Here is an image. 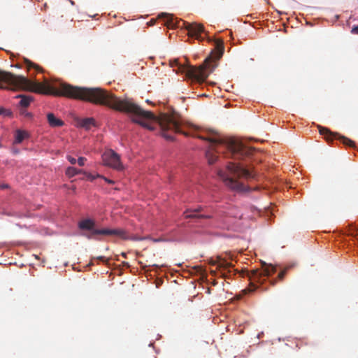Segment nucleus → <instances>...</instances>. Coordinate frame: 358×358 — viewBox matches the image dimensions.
<instances>
[{"label": "nucleus", "instance_id": "nucleus-22", "mask_svg": "<svg viewBox=\"0 0 358 358\" xmlns=\"http://www.w3.org/2000/svg\"><path fill=\"white\" fill-rule=\"evenodd\" d=\"M86 160H87V159H86V158H85V157H80L78 159L77 162H78V165H79V166H84V165H85V162H86Z\"/></svg>", "mask_w": 358, "mask_h": 358}, {"label": "nucleus", "instance_id": "nucleus-1", "mask_svg": "<svg viewBox=\"0 0 358 358\" xmlns=\"http://www.w3.org/2000/svg\"><path fill=\"white\" fill-rule=\"evenodd\" d=\"M0 89L24 90L43 94L64 96L94 104L107 106L114 110L129 114L131 121L150 130H154L153 123H157L162 136L169 140L174 138L172 133L188 136L181 129V122L174 115L162 113L159 117L145 110L128 98L117 96L110 91L101 87H82L61 83L58 87L48 83L33 82L23 76L0 71Z\"/></svg>", "mask_w": 358, "mask_h": 358}, {"label": "nucleus", "instance_id": "nucleus-4", "mask_svg": "<svg viewBox=\"0 0 358 358\" xmlns=\"http://www.w3.org/2000/svg\"><path fill=\"white\" fill-rule=\"evenodd\" d=\"M218 176L224 181L225 185L230 189L243 192L246 190V187L238 180L254 179L256 177V173L249 168H245L243 165L230 162L227 166V172L220 170Z\"/></svg>", "mask_w": 358, "mask_h": 358}, {"label": "nucleus", "instance_id": "nucleus-9", "mask_svg": "<svg viewBox=\"0 0 358 358\" xmlns=\"http://www.w3.org/2000/svg\"><path fill=\"white\" fill-rule=\"evenodd\" d=\"M185 29L188 31V36L191 38H195L198 41H203L204 38L201 34L204 33V27L203 24L197 23H189L183 22Z\"/></svg>", "mask_w": 358, "mask_h": 358}, {"label": "nucleus", "instance_id": "nucleus-14", "mask_svg": "<svg viewBox=\"0 0 358 358\" xmlns=\"http://www.w3.org/2000/svg\"><path fill=\"white\" fill-rule=\"evenodd\" d=\"M29 137V134L23 130L17 129L15 133V140L13 144L21 143L24 139Z\"/></svg>", "mask_w": 358, "mask_h": 358}, {"label": "nucleus", "instance_id": "nucleus-30", "mask_svg": "<svg viewBox=\"0 0 358 358\" xmlns=\"http://www.w3.org/2000/svg\"><path fill=\"white\" fill-rule=\"evenodd\" d=\"M254 287L253 289H249V292H252L256 289V287L255 285H252Z\"/></svg>", "mask_w": 358, "mask_h": 358}, {"label": "nucleus", "instance_id": "nucleus-32", "mask_svg": "<svg viewBox=\"0 0 358 358\" xmlns=\"http://www.w3.org/2000/svg\"><path fill=\"white\" fill-rule=\"evenodd\" d=\"M0 148H1V144L0 143Z\"/></svg>", "mask_w": 358, "mask_h": 358}, {"label": "nucleus", "instance_id": "nucleus-28", "mask_svg": "<svg viewBox=\"0 0 358 358\" xmlns=\"http://www.w3.org/2000/svg\"><path fill=\"white\" fill-rule=\"evenodd\" d=\"M12 152H13V154L17 155V154L19 153L20 151H19L18 149H15V148H12Z\"/></svg>", "mask_w": 358, "mask_h": 358}, {"label": "nucleus", "instance_id": "nucleus-21", "mask_svg": "<svg viewBox=\"0 0 358 358\" xmlns=\"http://www.w3.org/2000/svg\"><path fill=\"white\" fill-rule=\"evenodd\" d=\"M11 113H12L10 110L3 108H0V115H3L4 116H10L11 115Z\"/></svg>", "mask_w": 358, "mask_h": 358}, {"label": "nucleus", "instance_id": "nucleus-25", "mask_svg": "<svg viewBox=\"0 0 358 358\" xmlns=\"http://www.w3.org/2000/svg\"><path fill=\"white\" fill-rule=\"evenodd\" d=\"M101 177H102V176H100V175H99V174H97L96 176H92V175H91V174H90V175H89V176H88V178H90L91 180H94L95 178H101Z\"/></svg>", "mask_w": 358, "mask_h": 358}, {"label": "nucleus", "instance_id": "nucleus-6", "mask_svg": "<svg viewBox=\"0 0 358 358\" xmlns=\"http://www.w3.org/2000/svg\"><path fill=\"white\" fill-rule=\"evenodd\" d=\"M319 132L321 135L324 136V138L327 141H332L334 139L339 140L343 144L348 145L349 147H354L355 143L352 140L341 136L338 133H334L331 131L328 128L322 127L321 126L319 127Z\"/></svg>", "mask_w": 358, "mask_h": 358}, {"label": "nucleus", "instance_id": "nucleus-11", "mask_svg": "<svg viewBox=\"0 0 358 358\" xmlns=\"http://www.w3.org/2000/svg\"><path fill=\"white\" fill-rule=\"evenodd\" d=\"M226 217H233L236 219H241L243 214L241 210L236 206H227L222 211Z\"/></svg>", "mask_w": 358, "mask_h": 358}, {"label": "nucleus", "instance_id": "nucleus-5", "mask_svg": "<svg viewBox=\"0 0 358 358\" xmlns=\"http://www.w3.org/2000/svg\"><path fill=\"white\" fill-rule=\"evenodd\" d=\"M95 222L92 219H85L79 222L78 227L82 230H88L90 233L85 234L88 239H96V235L117 236L122 240H141L136 237H131L127 232L122 229H94Z\"/></svg>", "mask_w": 358, "mask_h": 358}, {"label": "nucleus", "instance_id": "nucleus-31", "mask_svg": "<svg viewBox=\"0 0 358 358\" xmlns=\"http://www.w3.org/2000/svg\"><path fill=\"white\" fill-rule=\"evenodd\" d=\"M122 255L124 257H126V254L124 252H122Z\"/></svg>", "mask_w": 358, "mask_h": 358}, {"label": "nucleus", "instance_id": "nucleus-19", "mask_svg": "<svg viewBox=\"0 0 358 358\" xmlns=\"http://www.w3.org/2000/svg\"><path fill=\"white\" fill-rule=\"evenodd\" d=\"M161 15L165 16L167 18L166 21L165 22V24L166 26H168V27H173L174 26L173 19L171 15L166 14V13H162Z\"/></svg>", "mask_w": 358, "mask_h": 358}, {"label": "nucleus", "instance_id": "nucleus-7", "mask_svg": "<svg viewBox=\"0 0 358 358\" xmlns=\"http://www.w3.org/2000/svg\"><path fill=\"white\" fill-rule=\"evenodd\" d=\"M103 161L105 165L112 167L116 170L121 171L123 169V165L120 162V156L112 150H110L103 154Z\"/></svg>", "mask_w": 358, "mask_h": 358}, {"label": "nucleus", "instance_id": "nucleus-27", "mask_svg": "<svg viewBox=\"0 0 358 358\" xmlns=\"http://www.w3.org/2000/svg\"><path fill=\"white\" fill-rule=\"evenodd\" d=\"M8 187V184H0V188L1 189H6Z\"/></svg>", "mask_w": 358, "mask_h": 358}, {"label": "nucleus", "instance_id": "nucleus-29", "mask_svg": "<svg viewBox=\"0 0 358 358\" xmlns=\"http://www.w3.org/2000/svg\"><path fill=\"white\" fill-rule=\"evenodd\" d=\"M98 259H101V260H103L105 259V257L101 256V257H98Z\"/></svg>", "mask_w": 358, "mask_h": 358}, {"label": "nucleus", "instance_id": "nucleus-3", "mask_svg": "<svg viewBox=\"0 0 358 358\" xmlns=\"http://www.w3.org/2000/svg\"><path fill=\"white\" fill-rule=\"evenodd\" d=\"M224 42L222 39L215 40V49L211 51L210 55L204 60L203 64L196 67L193 66H185L179 64L176 61V64L178 66V69L190 78L196 80L199 83L204 82L213 71L215 66L211 64L214 60L219 59L224 52Z\"/></svg>", "mask_w": 358, "mask_h": 358}, {"label": "nucleus", "instance_id": "nucleus-20", "mask_svg": "<svg viewBox=\"0 0 358 358\" xmlns=\"http://www.w3.org/2000/svg\"><path fill=\"white\" fill-rule=\"evenodd\" d=\"M25 64L28 70L33 68L35 69L36 71H41V68L38 65L28 59H25Z\"/></svg>", "mask_w": 358, "mask_h": 358}, {"label": "nucleus", "instance_id": "nucleus-18", "mask_svg": "<svg viewBox=\"0 0 358 358\" xmlns=\"http://www.w3.org/2000/svg\"><path fill=\"white\" fill-rule=\"evenodd\" d=\"M288 268H289L288 267H286L282 271H281L279 273L277 279L272 280L271 281V284L272 285H275L276 284V282H277V280H282L284 277H285V274L287 273V271Z\"/></svg>", "mask_w": 358, "mask_h": 358}, {"label": "nucleus", "instance_id": "nucleus-15", "mask_svg": "<svg viewBox=\"0 0 358 358\" xmlns=\"http://www.w3.org/2000/svg\"><path fill=\"white\" fill-rule=\"evenodd\" d=\"M94 125H95V120L92 117L82 119L79 122V126L80 127H83L86 129H90L92 126H94Z\"/></svg>", "mask_w": 358, "mask_h": 358}, {"label": "nucleus", "instance_id": "nucleus-16", "mask_svg": "<svg viewBox=\"0 0 358 358\" xmlns=\"http://www.w3.org/2000/svg\"><path fill=\"white\" fill-rule=\"evenodd\" d=\"M17 97H20L21 99L20 101V105L23 108L28 107L31 101L33 100L31 96L24 95H20Z\"/></svg>", "mask_w": 358, "mask_h": 358}, {"label": "nucleus", "instance_id": "nucleus-26", "mask_svg": "<svg viewBox=\"0 0 358 358\" xmlns=\"http://www.w3.org/2000/svg\"><path fill=\"white\" fill-rule=\"evenodd\" d=\"M106 182H108V184H113L114 183V181L110 180V179H108V178H106L103 176L101 177Z\"/></svg>", "mask_w": 358, "mask_h": 358}, {"label": "nucleus", "instance_id": "nucleus-12", "mask_svg": "<svg viewBox=\"0 0 358 358\" xmlns=\"http://www.w3.org/2000/svg\"><path fill=\"white\" fill-rule=\"evenodd\" d=\"M212 265H217V268L220 271L223 277L226 276L225 271L229 269L232 264L226 260L218 259L217 260H214L211 262Z\"/></svg>", "mask_w": 358, "mask_h": 358}, {"label": "nucleus", "instance_id": "nucleus-13", "mask_svg": "<svg viewBox=\"0 0 358 358\" xmlns=\"http://www.w3.org/2000/svg\"><path fill=\"white\" fill-rule=\"evenodd\" d=\"M48 122L52 127H62L64 125V122L57 118L53 113H48L47 115Z\"/></svg>", "mask_w": 358, "mask_h": 358}, {"label": "nucleus", "instance_id": "nucleus-10", "mask_svg": "<svg viewBox=\"0 0 358 358\" xmlns=\"http://www.w3.org/2000/svg\"><path fill=\"white\" fill-rule=\"evenodd\" d=\"M203 209L201 206H199L194 209L187 210L184 212V216L185 218H205L210 219L213 217L211 215L197 214L202 211Z\"/></svg>", "mask_w": 358, "mask_h": 358}, {"label": "nucleus", "instance_id": "nucleus-23", "mask_svg": "<svg viewBox=\"0 0 358 358\" xmlns=\"http://www.w3.org/2000/svg\"><path fill=\"white\" fill-rule=\"evenodd\" d=\"M67 159L71 164H75L77 162L76 159L71 156H67Z\"/></svg>", "mask_w": 358, "mask_h": 358}, {"label": "nucleus", "instance_id": "nucleus-17", "mask_svg": "<svg viewBox=\"0 0 358 358\" xmlns=\"http://www.w3.org/2000/svg\"><path fill=\"white\" fill-rule=\"evenodd\" d=\"M81 172V170H78L75 167L70 166L66 169V175L68 177L71 178L75 176L76 175H78V173H80Z\"/></svg>", "mask_w": 358, "mask_h": 358}, {"label": "nucleus", "instance_id": "nucleus-24", "mask_svg": "<svg viewBox=\"0 0 358 358\" xmlns=\"http://www.w3.org/2000/svg\"><path fill=\"white\" fill-rule=\"evenodd\" d=\"M351 32L353 34H358V26L352 27Z\"/></svg>", "mask_w": 358, "mask_h": 358}, {"label": "nucleus", "instance_id": "nucleus-8", "mask_svg": "<svg viewBox=\"0 0 358 358\" xmlns=\"http://www.w3.org/2000/svg\"><path fill=\"white\" fill-rule=\"evenodd\" d=\"M277 271L276 266L272 264H264L263 270L259 271L258 270H254L251 272V275L250 278L255 281H257L259 283H263V280L262 279L263 277L270 276L272 274L275 273Z\"/></svg>", "mask_w": 358, "mask_h": 358}, {"label": "nucleus", "instance_id": "nucleus-2", "mask_svg": "<svg viewBox=\"0 0 358 358\" xmlns=\"http://www.w3.org/2000/svg\"><path fill=\"white\" fill-rule=\"evenodd\" d=\"M197 138L210 143L209 149L206 152V157L208 164H214L217 158L215 152L216 145H224L229 151V154L234 158L240 159L243 157H248L252 155L253 149L245 145L241 141L236 139L224 140L217 134L212 136H197Z\"/></svg>", "mask_w": 358, "mask_h": 358}, {"label": "nucleus", "instance_id": "nucleus-33", "mask_svg": "<svg viewBox=\"0 0 358 358\" xmlns=\"http://www.w3.org/2000/svg\"><path fill=\"white\" fill-rule=\"evenodd\" d=\"M154 358H155V357H154Z\"/></svg>", "mask_w": 358, "mask_h": 358}]
</instances>
